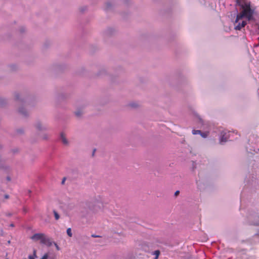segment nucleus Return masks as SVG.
Segmentation results:
<instances>
[{"mask_svg": "<svg viewBox=\"0 0 259 259\" xmlns=\"http://www.w3.org/2000/svg\"><path fill=\"white\" fill-rule=\"evenodd\" d=\"M95 151H96V150H95V149H94V151H93V155H94V153H95Z\"/></svg>", "mask_w": 259, "mask_h": 259, "instance_id": "obj_21", "label": "nucleus"}, {"mask_svg": "<svg viewBox=\"0 0 259 259\" xmlns=\"http://www.w3.org/2000/svg\"><path fill=\"white\" fill-rule=\"evenodd\" d=\"M154 255H156V257H155L154 259H157L158 257V256L160 254V251L158 250H155L154 252V253H153Z\"/></svg>", "mask_w": 259, "mask_h": 259, "instance_id": "obj_6", "label": "nucleus"}, {"mask_svg": "<svg viewBox=\"0 0 259 259\" xmlns=\"http://www.w3.org/2000/svg\"><path fill=\"white\" fill-rule=\"evenodd\" d=\"M249 22V24L251 25V31L259 34V24L255 23L253 20Z\"/></svg>", "mask_w": 259, "mask_h": 259, "instance_id": "obj_4", "label": "nucleus"}, {"mask_svg": "<svg viewBox=\"0 0 259 259\" xmlns=\"http://www.w3.org/2000/svg\"><path fill=\"white\" fill-rule=\"evenodd\" d=\"M192 133H193V135L200 134H201V131H200V130H193L192 131Z\"/></svg>", "mask_w": 259, "mask_h": 259, "instance_id": "obj_8", "label": "nucleus"}, {"mask_svg": "<svg viewBox=\"0 0 259 259\" xmlns=\"http://www.w3.org/2000/svg\"><path fill=\"white\" fill-rule=\"evenodd\" d=\"M246 24V21L244 20L243 18H239L237 21V16L234 22V28L235 30H240L241 28L245 27Z\"/></svg>", "mask_w": 259, "mask_h": 259, "instance_id": "obj_3", "label": "nucleus"}, {"mask_svg": "<svg viewBox=\"0 0 259 259\" xmlns=\"http://www.w3.org/2000/svg\"><path fill=\"white\" fill-rule=\"evenodd\" d=\"M257 219L258 220V221L253 222V224L254 225L258 226L259 225V217L257 218Z\"/></svg>", "mask_w": 259, "mask_h": 259, "instance_id": "obj_13", "label": "nucleus"}, {"mask_svg": "<svg viewBox=\"0 0 259 259\" xmlns=\"http://www.w3.org/2000/svg\"><path fill=\"white\" fill-rule=\"evenodd\" d=\"M67 235L69 236V237H72V232H71V228H68L67 229Z\"/></svg>", "mask_w": 259, "mask_h": 259, "instance_id": "obj_7", "label": "nucleus"}, {"mask_svg": "<svg viewBox=\"0 0 259 259\" xmlns=\"http://www.w3.org/2000/svg\"><path fill=\"white\" fill-rule=\"evenodd\" d=\"M179 193H180V191H177L175 193V195L176 196H178L179 194Z\"/></svg>", "mask_w": 259, "mask_h": 259, "instance_id": "obj_14", "label": "nucleus"}, {"mask_svg": "<svg viewBox=\"0 0 259 259\" xmlns=\"http://www.w3.org/2000/svg\"><path fill=\"white\" fill-rule=\"evenodd\" d=\"M92 236L94 237H96V236H94V235H93Z\"/></svg>", "mask_w": 259, "mask_h": 259, "instance_id": "obj_23", "label": "nucleus"}, {"mask_svg": "<svg viewBox=\"0 0 259 259\" xmlns=\"http://www.w3.org/2000/svg\"><path fill=\"white\" fill-rule=\"evenodd\" d=\"M200 135L203 138H206L207 136V134L206 133H202L201 132Z\"/></svg>", "mask_w": 259, "mask_h": 259, "instance_id": "obj_12", "label": "nucleus"}, {"mask_svg": "<svg viewBox=\"0 0 259 259\" xmlns=\"http://www.w3.org/2000/svg\"><path fill=\"white\" fill-rule=\"evenodd\" d=\"M7 180H8V181H10L11 180V179H10V178L9 177H8L7 178Z\"/></svg>", "mask_w": 259, "mask_h": 259, "instance_id": "obj_19", "label": "nucleus"}, {"mask_svg": "<svg viewBox=\"0 0 259 259\" xmlns=\"http://www.w3.org/2000/svg\"><path fill=\"white\" fill-rule=\"evenodd\" d=\"M24 259H26V258H24Z\"/></svg>", "mask_w": 259, "mask_h": 259, "instance_id": "obj_24", "label": "nucleus"}, {"mask_svg": "<svg viewBox=\"0 0 259 259\" xmlns=\"http://www.w3.org/2000/svg\"><path fill=\"white\" fill-rule=\"evenodd\" d=\"M30 238L35 241L39 240L41 243L44 244H47L50 241L49 238H47L45 234L43 233H36L32 236Z\"/></svg>", "mask_w": 259, "mask_h": 259, "instance_id": "obj_2", "label": "nucleus"}, {"mask_svg": "<svg viewBox=\"0 0 259 259\" xmlns=\"http://www.w3.org/2000/svg\"><path fill=\"white\" fill-rule=\"evenodd\" d=\"M4 197L6 199H8L9 198V196L8 194H6Z\"/></svg>", "mask_w": 259, "mask_h": 259, "instance_id": "obj_16", "label": "nucleus"}, {"mask_svg": "<svg viewBox=\"0 0 259 259\" xmlns=\"http://www.w3.org/2000/svg\"><path fill=\"white\" fill-rule=\"evenodd\" d=\"M54 213L55 219L56 220H58L59 219V215L56 211H54Z\"/></svg>", "mask_w": 259, "mask_h": 259, "instance_id": "obj_9", "label": "nucleus"}, {"mask_svg": "<svg viewBox=\"0 0 259 259\" xmlns=\"http://www.w3.org/2000/svg\"><path fill=\"white\" fill-rule=\"evenodd\" d=\"M36 127H37V128L38 129H39H39H40V124H38L37 125Z\"/></svg>", "mask_w": 259, "mask_h": 259, "instance_id": "obj_18", "label": "nucleus"}, {"mask_svg": "<svg viewBox=\"0 0 259 259\" xmlns=\"http://www.w3.org/2000/svg\"><path fill=\"white\" fill-rule=\"evenodd\" d=\"M76 115L77 116H79L81 115V113L79 112H76Z\"/></svg>", "mask_w": 259, "mask_h": 259, "instance_id": "obj_15", "label": "nucleus"}, {"mask_svg": "<svg viewBox=\"0 0 259 259\" xmlns=\"http://www.w3.org/2000/svg\"><path fill=\"white\" fill-rule=\"evenodd\" d=\"M238 5L242 9L241 12L237 14V21L239 18L245 17L248 21L253 20L254 10L250 7V3L247 0H236Z\"/></svg>", "mask_w": 259, "mask_h": 259, "instance_id": "obj_1", "label": "nucleus"}, {"mask_svg": "<svg viewBox=\"0 0 259 259\" xmlns=\"http://www.w3.org/2000/svg\"><path fill=\"white\" fill-rule=\"evenodd\" d=\"M227 141V138L225 137L224 135H223L221 139V142H224Z\"/></svg>", "mask_w": 259, "mask_h": 259, "instance_id": "obj_10", "label": "nucleus"}, {"mask_svg": "<svg viewBox=\"0 0 259 259\" xmlns=\"http://www.w3.org/2000/svg\"><path fill=\"white\" fill-rule=\"evenodd\" d=\"M65 181V178H64V179H63L62 182V184H63L64 183Z\"/></svg>", "mask_w": 259, "mask_h": 259, "instance_id": "obj_20", "label": "nucleus"}, {"mask_svg": "<svg viewBox=\"0 0 259 259\" xmlns=\"http://www.w3.org/2000/svg\"><path fill=\"white\" fill-rule=\"evenodd\" d=\"M61 138L62 141L63 143V144H68V142H67V139H66L64 134L62 133L61 134Z\"/></svg>", "mask_w": 259, "mask_h": 259, "instance_id": "obj_5", "label": "nucleus"}, {"mask_svg": "<svg viewBox=\"0 0 259 259\" xmlns=\"http://www.w3.org/2000/svg\"><path fill=\"white\" fill-rule=\"evenodd\" d=\"M29 259H34V258L32 255H29Z\"/></svg>", "mask_w": 259, "mask_h": 259, "instance_id": "obj_17", "label": "nucleus"}, {"mask_svg": "<svg viewBox=\"0 0 259 259\" xmlns=\"http://www.w3.org/2000/svg\"><path fill=\"white\" fill-rule=\"evenodd\" d=\"M11 227H14V225L13 224H11L10 225Z\"/></svg>", "mask_w": 259, "mask_h": 259, "instance_id": "obj_22", "label": "nucleus"}, {"mask_svg": "<svg viewBox=\"0 0 259 259\" xmlns=\"http://www.w3.org/2000/svg\"><path fill=\"white\" fill-rule=\"evenodd\" d=\"M49 255L48 253H45L41 258V259H47L48 258Z\"/></svg>", "mask_w": 259, "mask_h": 259, "instance_id": "obj_11", "label": "nucleus"}]
</instances>
